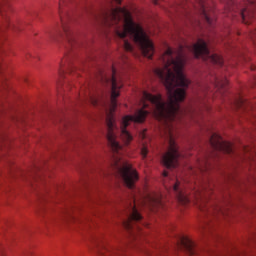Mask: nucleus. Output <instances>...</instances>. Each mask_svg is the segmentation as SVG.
Here are the masks:
<instances>
[{"label": "nucleus", "instance_id": "nucleus-12", "mask_svg": "<svg viewBox=\"0 0 256 256\" xmlns=\"http://www.w3.org/2000/svg\"><path fill=\"white\" fill-rule=\"evenodd\" d=\"M227 85H229V80H227V78H214V87H216L218 91H222Z\"/></svg>", "mask_w": 256, "mask_h": 256}, {"label": "nucleus", "instance_id": "nucleus-8", "mask_svg": "<svg viewBox=\"0 0 256 256\" xmlns=\"http://www.w3.org/2000/svg\"><path fill=\"white\" fill-rule=\"evenodd\" d=\"M209 143L214 151H221L222 153H227L228 155H231V153L234 152L233 144H231V142L223 140L221 135L217 133H213L211 135Z\"/></svg>", "mask_w": 256, "mask_h": 256}, {"label": "nucleus", "instance_id": "nucleus-21", "mask_svg": "<svg viewBox=\"0 0 256 256\" xmlns=\"http://www.w3.org/2000/svg\"><path fill=\"white\" fill-rule=\"evenodd\" d=\"M92 105L97 106V100H92Z\"/></svg>", "mask_w": 256, "mask_h": 256}, {"label": "nucleus", "instance_id": "nucleus-1", "mask_svg": "<svg viewBox=\"0 0 256 256\" xmlns=\"http://www.w3.org/2000/svg\"><path fill=\"white\" fill-rule=\"evenodd\" d=\"M163 68H156L154 74L160 79L166 88L168 100L163 101L161 94L153 95L147 91L142 92V109L138 110L135 115H127L122 118L120 122V128L115 124V110L117 109V97H119V90L123 85L117 82V70L112 67L111 77H107L105 73L100 72L99 80L103 85H111V97H110V111L106 116L107 127V141L109 147L113 152L112 169L120 175L128 189H134L135 183L139 181V174L133 169L131 164L123 161L121 155H123V146L117 141V133H119L122 141L129 145L133 141V135L127 131V127L131 123H143L147 115L152 113L154 117L162 122L163 135L168 141V151L162 156V165L167 169H175L179 165V148L175 143V137L173 131L175 129V121L183 115H189L193 117L195 110L193 108H187L183 110L181 108L182 101H185L187 97V89L189 88V79L183 73V67L185 66V53L183 52V46H180L177 50L168 47L161 57Z\"/></svg>", "mask_w": 256, "mask_h": 256}, {"label": "nucleus", "instance_id": "nucleus-6", "mask_svg": "<svg viewBox=\"0 0 256 256\" xmlns=\"http://www.w3.org/2000/svg\"><path fill=\"white\" fill-rule=\"evenodd\" d=\"M143 219V216L139 213L134 203H130L128 211L126 213V219L123 220V227L129 231L130 235L137 239L141 235V226L135 224L139 223Z\"/></svg>", "mask_w": 256, "mask_h": 256}, {"label": "nucleus", "instance_id": "nucleus-20", "mask_svg": "<svg viewBox=\"0 0 256 256\" xmlns=\"http://www.w3.org/2000/svg\"><path fill=\"white\" fill-rule=\"evenodd\" d=\"M114 1L115 3H117V5H121V0H112Z\"/></svg>", "mask_w": 256, "mask_h": 256}, {"label": "nucleus", "instance_id": "nucleus-15", "mask_svg": "<svg viewBox=\"0 0 256 256\" xmlns=\"http://www.w3.org/2000/svg\"><path fill=\"white\" fill-rule=\"evenodd\" d=\"M140 153H141L142 159H147V155L149 153V149L147 148V145L145 144L142 145Z\"/></svg>", "mask_w": 256, "mask_h": 256}, {"label": "nucleus", "instance_id": "nucleus-22", "mask_svg": "<svg viewBox=\"0 0 256 256\" xmlns=\"http://www.w3.org/2000/svg\"><path fill=\"white\" fill-rule=\"evenodd\" d=\"M154 3H155V5H158L157 1H155Z\"/></svg>", "mask_w": 256, "mask_h": 256}, {"label": "nucleus", "instance_id": "nucleus-18", "mask_svg": "<svg viewBox=\"0 0 256 256\" xmlns=\"http://www.w3.org/2000/svg\"><path fill=\"white\" fill-rule=\"evenodd\" d=\"M140 137H141L142 139H145V138L147 137L146 134H145V131L142 132V133H140Z\"/></svg>", "mask_w": 256, "mask_h": 256}, {"label": "nucleus", "instance_id": "nucleus-19", "mask_svg": "<svg viewBox=\"0 0 256 256\" xmlns=\"http://www.w3.org/2000/svg\"><path fill=\"white\" fill-rule=\"evenodd\" d=\"M248 3H250V5H254L255 0H247Z\"/></svg>", "mask_w": 256, "mask_h": 256}, {"label": "nucleus", "instance_id": "nucleus-13", "mask_svg": "<svg viewBox=\"0 0 256 256\" xmlns=\"http://www.w3.org/2000/svg\"><path fill=\"white\" fill-rule=\"evenodd\" d=\"M201 14L202 17L205 19L207 25H210V27H213V20L211 16H209V13L207 12V8H205V5H201Z\"/></svg>", "mask_w": 256, "mask_h": 256}, {"label": "nucleus", "instance_id": "nucleus-16", "mask_svg": "<svg viewBox=\"0 0 256 256\" xmlns=\"http://www.w3.org/2000/svg\"><path fill=\"white\" fill-rule=\"evenodd\" d=\"M247 13H249V11L247 10V8H244L243 10H241V17L243 19V21L245 22L247 19Z\"/></svg>", "mask_w": 256, "mask_h": 256}, {"label": "nucleus", "instance_id": "nucleus-9", "mask_svg": "<svg viewBox=\"0 0 256 256\" xmlns=\"http://www.w3.org/2000/svg\"><path fill=\"white\" fill-rule=\"evenodd\" d=\"M125 250L123 248L102 246L97 248L99 256H124Z\"/></svg>", "mask_w": 256, "mask_h": 256}, {"label": "nucleus", "instance_id": "nucleus-4", "mask_svg": "<svg viewBox=\"0 0 256 256\" xmlns=\"http://www.w3.org/2000/svg\"><path fill=\"white\" fill-rule=\"evenodd\" d=\"M213 193V184L205 182L200 188L194 192L196 203L205 215H217L220 213L221 207L209 203V195Z\"/></svg>", "mask_w": 256, "mask_h": 256}, {"label": "nucleus", "instance_id": "nucleus-5", "mask_svg": "<svg viewBox=\"0 0 256 256\" xmlns=\"http://www.w3.org/2000/svg\"><path fill=\"white\" fill-rule=\"evenodd\" d=\"M188 49L193 52L196 59H203V61H209L220 67L223 65V57L219 56V54H211L207 42L203 39H198L197 43L193 44Z\"/></svg>", "mask_w": 256, "mask_h": 256}, {"label": "nucleus", "instance_id": "nucleus-17", "mask_svg": "<svg viewBox=\"0 0 256 256\" xmlns=\"http://www.w3.org/2000/svg\"><path fill=\"white\" fill-rule=\"evenodd\" d=\"M244 101H243V98H238L237 100H236V105H237V107H242L243 105H244Z\"/></svg>", "mask_w": 256, "mask_h": 256}, {"label": "nucleus", "instance_id": "nucleus-2", "mask_svg": "<svg viewBox=\"0 0 256 256\" xmlns=\"http://www.w3.org/2000/svg\"><path fill=\"white\" fill-rule=\"evenodd\" d=\"M103 20L108 27L114 28L115 34L119 39H123L122 45L125 51H133V45L125 39L129 37L134 43H137L144 57L152 59L155 54V46L143 31L141 25L133 21L129 10L122 7H111L103 12Z\"/></svg>", "mask_w": 256, "mask_h": 256}, {"label": "nucleus", "instance_id": "nucleus-11", "mask_svg": "<svg viewBox=\"0 0 256 256\" xmlns=\"http://www.w3.org/2000/svg\"><path fill=\"white\" fill-rule=\"evenodd\" d=\"M147 203H148L149 207H151L152 209L154 207H161V206H163V202L161 201V196H151V195H148Z\"/></svg>", "mask_w": 256, "mask_h": 256}, {"label": "nucleus", "instance_id": "nucleus-3", "mask_svg": "<svg viewBox=\"0 0 256 256\" xmlns=\"http://www.w3.org/2000/svg\"><path fill=\"white\" fill-rule=\"evenodd\" d=\"M63 3H65V0H60L59 15L63 32L59 33L56 30H52L47 32V37L50 39V41H57V37H62V39H64L66 42V48L73 49L74 47L79 46V42H77V36L75 35V32L71 30V16H69V14H65V16H63Z\"/></svg>", "mask_w": 256, "mask_h": 256}, {"label": "nucleus", "instance_id": "nucleus-14", "mask_svg": "<svg viewBox=\"0 0 256 256\" xmlns=\"http://www.w3.org/2000/svg\"><path fill=\"white\" fill-rule=\"evenodd\" d=\"M198 169L203 173L209 169V164H207V161L198 162Z\"/></svg>", "mask_w": 256, "mask_h": 256}, {"label": "nucleus", "instance_id": "nucleus-10", "mask_svg": "<svg viewBox=\"0 0 256 256\" xmlns=\"http://www.w3.org/2000/svg\"><path fill=\"white\" fill-rule=\"evenodd\" d=\"M178 247L185 249L189 255H195V242L187 236H179Z\"/></svg>", "mask_w": 256, "mask_h": 256}, {"label": "nucleus", "instance_id": "nucleus-7", "mask_svg": "<svg viewBox=\"0 0 256 256\" xmlns=\"http://www.w3.org/2000/svg\"><path fill=\"white\" fill-rule=\"evenodd\" d=\"M163 177L164 187L174 191L178 203H180V205H189L191 199L183 191V185L181 184V181H179V179L175 176L169 177V173L167 171L163 172Z\"/></svg>", "mask_w": 256, "mask_h": 256}]
</instances>
